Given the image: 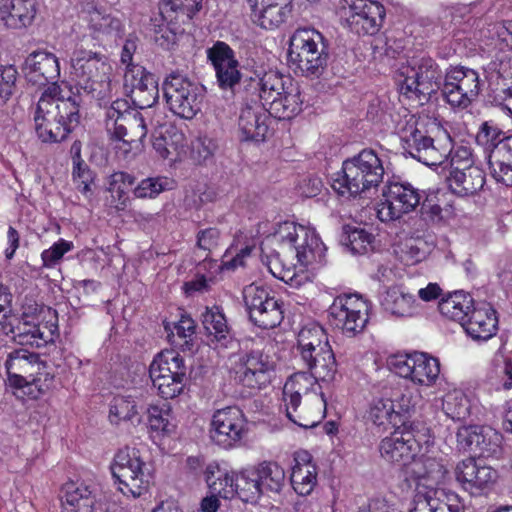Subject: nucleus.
Segmentation results:
<instances>
[{
    "label": "nucleus",
    "instance_id": "obj_30",
    "mask_svg": "<svg viewBox=\"0 0 512 512\" xmlns=\"http://www.w3.org/2000/svg\"><path fill=\"white\" fill-rule=\"evenodd\" d=\"M351 10L350 26L358 34H375L385 17L384 6L373 0H354Z\"/></svg>",
    "mask_w": 512,
    "mask_h": 512
},
{
    "label": "nucleus",
    "instance_id": "obj_58",
    "mask_svg": "<svg viewBox=\"0 0 512 512\" xmlns=\"http://www.w3.org/2000/svg\"><path fill=\"white\" fill-rule=\"evenodd\" d=\"M74 248L71 241L59 239L50 248L41 253L43 266L46 268L55 267L63 258V256Z\"/></svg>",
    "mask_w": 512,
    "mask_h": 512
},
{
    "label": "nucleus",
    "instance_id": "obj_56",
    "mask_svg": "<svg viewBox=\"0 0 512 512\" xmlns=\"http://www.w3.org/2000/svg\"><path fill=\"white\" fill-rule=\"evenodd\" d=\"M508 135L492 121L483 122L476 135V141L482 145L489 153L495 149L496 146L502 143V140Z\"/></svg>",
    "mask_w": 512,
    "mask_h": 512
},
{
    "label": "nucleus",
    "instance_id": "obj_18",
    "mask_svg": "<svg viewBox=\"0 0 512 512\" xmlns=\"http://www.w3.org/2000/svg\"><path fill=\"white\" fill-rule=\"evenodd\" d=\"M390 369L400 377L421 386L433 385L440 373L438 359L422 352L397 354L388 361Z\"/></svg>",
    "mask_w": 512,
    "mask_h": 512
},
{
    "label": "nucleus",
    "instance_id": "obj_11",
    "mask_svg": "<svg viewBox=\"0 0 512 512\" xmlns=\"http://www.w3.org/2000/svg\"><path fill=\"white\" fill-rule=\"evenodd\" d=\"M275 238L291 252L295 253L301 265H308L321 260L325 247L316 231L312 228L286 221L275 232Z\"/></svg>",
    "mask_w": 512,
    "mask_h": 512
},
{
    "label": "nucleus",
    "instance_id": "obj_20",
    "mask_svg": "<svg viewBox=\"0 0 512 512\" xmlns=\"http://www.w3.org/2000/svg\"><path fill=\"white\" fill-rule=\"evenodd\" d=\"M454 476L461 488L471 496L487 495L498 480V472L491 466L469 457L458 462Z\"/></svg>",
    "mask_w": 512,
    "mask_h": 512
},
{
    "label": "nucleus",
    "instance_id": "obj_3",
    "mask_svg": "<svg viewBox=\"0 0 512 512\" xmlns=\"http://www.w3.org/2000/svg\"><path fill=\"white\" fill-rule=\"evenodd\" d=\"M243 87L275 118L291 119L302 111L303 100L298 85L278 71L269 70L262 76L246 77Z\"/></svg>",
    "mask_w": 512,
    "mask_h": 512
},
{
    "label": "nucleus",
    "instance_id": "obj_39",
    "mask_svg": "<svg viewBox=\"0 0 512 512\" xmlns=\"http://www.w3.org/2000/svg\"><path fill=\"white\" fill-rule=\"evenodd\" d=\"M262 494L280 493L286 482L283 467L275 461H262L253 467Z\"/></svg>",
    "mask_w": 512,
    "mask_h": 512
},
{
    "label": "nucleus",
    "instance_id": "obj_62",
    "mask_svg": "<svg viewBox=\"0 0 512 512\" xmlns=\"http://www.w3.org/2000/svg\"><path fill=\"white\" fill-rule=\"evenodd\" d=\"M349 244L353 253L364 254L372 249L373 235L364 229H353L349 235Z\"/></svg>",
    "mask_w": 512,
    "mask_h": 512
},
{
    "label": "nucleus",
    "instance_id": "obj_34",
    "mask_svg": "<svg viewBox=\"0 0 512 512\" xmlns=\"http://www.w3.org/2000/svg\"><path fill=\"white\" fill-rule=\"evenodd\" d=\"M496 312L489 306L473 308L471 313L462 322L467 335L475 341H487L492 338L497 330Z\"/></svg>",
    "mask_w": 512,
    "mask_h": 512
},
{
    "label": "nucleus",
    "instance_id": "obj_27",
    "mask_svg": "<svg viewBox=\"0 0 512 512\" xmlns=\"http://www.w3.org/2000/svg\"><path fill=\"white\" fill-rule=\"evenodd\" d=\"M24 71L28 81L35 85H57L60 76L59 60L55 54L46 50L34 51L25 59Z\"/></svg>",
    "mask_w": 512,
    "mask_h": 512
},
{
    "label": "nucleus",
    "instance_id": "obj_44",
    "mask_svg": "<svg viewBox=\"0 0 512 512\" xmlns=\"http://www.w3.org/2000/svg\"><path fill=\"white\" fill-rule=\"evenodd\" d=\"M187 368L183 357L174 350H163L156 355L149 367V374L186 377Z\"/></svg>",
    "mask_w": 512,
    "mask_h": 512
},
{
    "label": "nucleus",
    "instance_id": "obj_63",
    "mask_svg": "<svg viewBox=\"0 0 512 512\" xmlns=\"http://www.w3.org/2000/svg\"><path fill=\"white\" fill-rule=\"evenodd\" d=\"M203 8V0H180L175 24H185L194 18Z\"/></svg>",
    "mask_w": 512,
    "mask_h": 512
},
{
    "label": "nucleus",
    "instance_id": "obj_47",
    "mask_svg": "<svg viewBox=\"0 0 512 512\" xmlns=\"http://www.w3.org/2000/svg\"><path fill=\"white\" fill-rule=\"evenodd\" d=\"M254 469H247L235 474L233 496L237 495L243 502L254 503L262 495Z\"/></svg>",
    "mask_w": 512,
    "mask_h": 512
},
{
    "label": "nucleus",
    "instance_id": "obj_9",
    "mask_svg": "<svg viewBox=\"0 0 512 512\" xmlns=\"http://www.w3.org/2000/svg\"><path fill=\"white\" fill-rule=\"evenodd\" d=\"M111 472L118 482L119 491L137 498L147 492L152 475L136 448L125 447L114 456Z\"/></svg>",
    "mask_w": 512,
    "mask_h": 512
},
{
    "label": "nucleus",
    "instance_id": "obj_57",
    "mask_svg": "<svg viewBox=\"0 0 512 512\" xmlns=\"http://www.w3.org/2000/svg\"><path fill=\"white\" fill-rule=\"evenodd\" d=\"M488 165L493 179L506 187H512V160L488 155Z\"/></svg>",
    "mask_w": 512,
    "mask_h": 512
},
{
    "label": "nucleus",
    "instance_id": "obj_64",
    "mask_svg": "<svg viewBox=\"0 0 512 512\" xmlns=\"http://www.w3.org/2000/svg\"><path fill=\"white\" fill-rule=\"evenodd\" d=\"M217 149V142L208 136L198 137L193 143V152L196 154L198 161H206L211 158Z\"/></svg>",
    "mask_w": 512,
    "mask_h": 512
},
{
    "label": "nucleus",
    "instance_id": "obj_33",
    "mask_svg": "<svg viewBox=\"0 0 512 512\" xmlns=\"http://www.w3.org/2000/svg\"><path fill=\"white\" fill-rule=\"evenodd\" d=\"M61 512H93L96 490L83 481H69L63 485Z\"/></svg>",
    "mask_w": 512,
    "mask_h": 512
},
{
    "label": "nucleus",
    "instance_id": "obj_26",
    "mask_svg": "<svg viewBox=\"0 0 512 512\" xmlns=\"http://www.w3.org/2000/svg\"><path fill=\"white\" fill-rule=\"evenodd\" d=\"M459 496L445 489H415L409 512H462Z\"/></svg>",
    "mask_w": 512,
    "mask_h": 512
},
{
    "label": "nucleus",
    "instance_id": "obj_25",
    "mask_svg": "<svg viewBox=\"0 0 512 512\" xmlns=\"http://www.w3.org/2000/svg\"><path fill=\"white\" fill-rule=\"evenodd\" d=\"M407 474L416 481V488L439 489L449 473L441 456L422 454L410 463Z\"/></svg>",
    "mask_w": 512,
    "mask_h": 512
},
{
    "label": "nucleus",
    "instance_id": "obj_16",
    "mask_svg": "<svg viewBox=\"0 0 512 512\" xmlns=\"http://www.w3.org/2000/svg\"><path fill=\"white\" fill-rule=\"evenodd\" d=\"M243 299L249 318L256 326L272 329L281 324L284 318L283 303L265 288L250 284L243 290Z\"/></svg>",
    "mask_w": 512,
    "mask_h": 512
},
{
    "label": "nucleus",
    "instance_id": "obj_17",
    "mask_svg": "<svg viewBox=\"0 0 512 512\" xmlns=\"http://www.w3.org/2000/svg\"><path fill=\"white\" fill-rule=\"evenodd\" d=\"M276 362L264 350L253 349L242 353L235 365L236 380L251 389H263L274 376Z\"/></svg>",
    "mask_w": 512,
    "mask_h": 512
},
{
    "label": "nucleus",
    "instance_id": "obj_54",
    "mask_svg": "<svg viewBox=\"0 0 512 512\" xmlns=\"http://www.w3.org/2000/svg\"><path fill=\"white\" fill-rule=\"evenodd\" d=\"M153 387L158 394L165 399H172L178 396L183 388L186 377L165 376L160 374H149Z\"/></svg>",
    "mask_w": 512,
    "mask_h": 512
},
{
    "label": "nucleus",
    "instance_id": "obj_50",
    "mask_svg": "<svg viewBox=\"0 0 512 512\" xmlns=\"http://www.w3.org/2000/svg\"><path fill=\"white\" fill-rule=\"evenodd\" d=\"M175 182L168 177H149L143 179L133 190L137 198H155L164 191L172 190Z\"/></svg>",
    "mask_w": 512,
    "mask_h": 512
},
{
    "label": "nucleus",
    "instance_id": "obj_48",
    "mask_svg": "<svg viewBox=\"0 0 512 512\" xmlns=\"http://www.w3.org/2000/svg\"><path fill=\"white\" fill-rule=\"evenodd\" d=\"M109 419L112 424L120 421L140 422L135 401L130 396H116L110 404Z\"/></svg>",
    "mask_w": 512,
    "mask_h": 512
},
{
    "label": "nucleus",
    "instance_id": "obj_55",
    "mask_svg": "<svg viewBox=\"0 0 512 512\" xmlns=\"http://www.w3.org/2000/svg\"><path fill=\"white\" fill-rule=\"evenodd\" d=\"M400 259L407 265L424 260L428 254V244L420 238L406 239L399 246Z\"/></svg>",
    "mask_w": 512,
    "mask_h": 512
},
{
    "label": "nucleus",
    "instance_id": "obj_8",
    "mask_svg": "<svg viewBox=\"0 0 512 512\" xmlns=\"http://www.w3.org/2000/svg\"><path fill=\"white\" fill-rule=\"evenodd\" d=\"M288 59L302 75L319 76L328 63V40L315 29H297L290 39Z\"/></svg>",
    "mask_w": 512,
    "mask_h": 512
},
{
    "label": "nucleus",
    "instance_id": "obj_31",
    "mask_svg": "<svg viewBox=\"0 0 512 512\" xmlns=\"http://www.w3.org/2000/svg\"><path fill=\"white\" fill-rule=\"evenodd\" d=\"M269 110L258 102L241 109L238 126L243 140L263 141L268 133Z\"/></svg>",
    "mask_w": 512,
    "mask_h": 512
},
{
    "label": "nucleus",
    "instance_id": "obj_29",
    "mask_svg": "<svg viewBox=\"0 0 512 512\" xmlns=\"http://www.w3.org/2000/svg\"><path fill=\"white\" fill-rule=\"evenodd\" d=\"M457 444L463 450H469L483 457L497 452L499 435L490 428L464 426L457 431Z\"/></svg>",
    "mask_w": 512,
    "mask_h": 512
},
{
    "label": "nucleus",
    "instance_id": "obj_51",
    "mask_svg": "<svg viewBox=\"0 0 512 512\" xmlns=\"http://www.w3.org/2000/svg\"><path fill=\"white\" fill-rule=\"evenodd\" d=\"M150 429L163 435H170L175 431L176 424L168 405L163 407L150 406L147 410Z\"/></svg>",
    "mask_w": 512,
    "mask_h": 512
},
{
    "label": "nucleus",
    "instance_id": "obj_19",
    "mask_svg": "<svg viewBox=\"0 0 512 512\" xmlns=\"http://www.w3.org/2000/svg\"><path fill=\"white\" fill-rule=\"evenodd\" d=\"M382 201L377 207V216L382 222L399 219L415 210L420 203L419 190L410 183L390 182L383 188Z\"/></svg>",
    "mask_w": 512,
    "mask_h": 512
},
{
    "label": "nucleus",
    "instance_id": "obj_36",
    "mask_svg": "<svg viewBox=\"0 0 512 512\" xmlns=\"http://www.w3.org/2000/svg\"><path fill=\"white\" fill-rule=\"evenodd\" d=\"M299 359L308 370L310 378L316 382H331L335 379L337 363L331 346L323 349L320 347L311 353L310 358Z\"/></svg>",
    "mask_w": 512,
    "mask_h": 512
},
{
    "label": "nucleus",
    "instance_id": "obj_12",
    "mask_svg": "<svg viewBox=\"0 0 512 512\" xmlns=\"http://www.w3.org/2000/svg\"><path fill=\"white\" fill-rule=\"evenodd\" d=\"M163 92L170 111L181 118L192 119L201 110L203 87L181 74L168 76Z\"/></svg>",
    "mask_w": 512,
    "mask_h": 512
},
{
    "label": "nucleus",
    "instance_id": "obj_49",
    "mask_svg": "<svg viewBox=\"0 0 512 512\" xmlns=\"http://www.w3.org/2000/svg\"><path fill=\"white\" fill-rule=\"evenodd\" d=\"M90 28L99 36L117 37L122 32V22L111 14L95 11L90 16Z\"/></svg>",
    "mask_w": 512,
    "mask_h": 512
},
{
    "label": "nucleus",
    "instance_id": "obj_53",
    "mask_svg": "<svg viewBox=\"0 0 512 512\" xmlns=\"http://www.w3.org/2000/svg\"><path fill=\"white\" fill-rule=\"evenodd\" d=\"M171 342L183 350L192 349V340L195 334V325L192 318L182 316L178 322L173 323V329L170 330Z\"/></svg>",
    "mask_w": 512,
    "mask_h": 512
},
{
    "label": "nucleus",
    "instance_id": "obj_24",
    "mask_svg": "<svg viewBox=\"0 0 512 512\" xmlns=\"http://www.w3.org/2000/svg\"><path fill=\"white\" fill-rule=\"evenodd\" d=\"M207 58L214 67L219 87L234 92L236 86L240 85L242 73L232 48L225 42L217 41L207 49Z\"/></svg>",
    "mask_w": 512,
    "mask_h": 512
},
{
    "label": "nucleus",
    "instance_id": "obj_37",
    "mask_svg": "<svg viewBox=\"0 0 512 512\" xmlns=\"http://www.w3.org/2000/svg\"><path fill=\"white\" fill-rule=\"evenodd\" d=\"M449 187L459 196H473L481 191L485 184V174L478 166L469 167L462 171L450 172Z\"/></svg>",
    "mask_w": 512,
    "mask_h": 512
},
{
    "label": "nucleus",
    "instance_id": "obj_1",
    "mask_svg": "<svg viewBox=\"0 0 512 512\" xmlns=\"http://www.w3.org/2000/svg\"><path fill=\"white\" fill-rule=\"evenodd\" d=\"M404 150L414 159L427 166L449 162L450 172L475 166L468 147L453 148L449 133L436 122H418L410 126L402 137Z\"/></svg>",
    "mask_w": 512,
    "mask_h": 512
},
{
    "label": "nucleus",
    "instance_id": "obj_5",
    "mask_svg": "<svg viewBox=\"0 0 512 512\" xmlns=\"http://www.w3.org/2000/svg\"><path fill=\"white\" fill-rule=\"evenodd\" d=\"M383 160L373 149H363L346 159L332 187L341 196H358L375 189L383 181Z\"/></svg>",
    "mask_w": 512,
    "mask_h": 512
},
{
    "label": "nucleus",
    "instance_id": "obj_23",
    "mask_svg": "<svg viewBox=\"0 0 512 512\" xmlns=\"http://www.w3.org/2000/svg\"><path fill=\"white\" fill-rule=\"evenodd\" d=\"M124 88L139 109L152 107L159 98L157 78L142 66H131L125 71Z\"/></svg>",
    "mask_w": 512,
    "mask_h": 512
},
{
    "label": "nucleus",
    "instance_id": "obj_7",
    "mask_svg": "<svg viewBox=\"0 0 512 512\" xmlns=\"http://www.w3.org/2000/svg\"><path fill=\"white\" fill-rule=\"evenodd\" d=\"M72 74L76 80L74 92L82 90L92 98L103 101L112 93V66L108 58L90 50H77L72 59Z\"/></svg>",
    "mask_w": 512,
    "mask_h": 512
},
{
    "label": "nucleus",
    "instance_id": "obj_60",
    "mask_svg": "<svg viewBox=\"0 0 512 512\" xmlns=\"http://www.w3.org/2000/svg\"><path fill=\"white\" fill-rule=\"evenodd\" d=\"M73 182L77 189L84 195L91 192L93 184V173L85 162H77L72 169Z\"/></svg>",
    "mask_w": 512,
    "mask_h": 512
},
{
    "label": "nucleus",
    "instance_id": "obj_15",
    "mask_svg": "<svg viewBox=\"0 0 512 512\" xmlns=\"http://www.w3.org/2000/svg\"><path fill=\"white\" fill-rule=\"evenodd\" d=\"M481 85L476 70L464 66L452 67L446 72L442 94L451 107L465 109L476 100Z\"/></svg>",
    "mask_w": 512,
    "mask_h": 512
},
{
    "label": "nucleus",
    "instance_id": "obj_10",
    "mask_svg": "<svg viewBox=\"0 0 512 512\" xmlns=\"http://www.w3.org/2000/svg\"><path fill=\"white\" fill-rule=\"evenodd\" d=\"M400 92L409 99L428 100L440 88L441 70L429 56H413L400 69Z\"/></svg>",
    "mask_w": 512,
    "mask_h": 512
},
{
    "label": "nucleus",
    "instance_id": "obj_38",
    "mask_svg": "<svg viewBox=\"0 0 512 512\" xmlns=\"http://www.w3.org/2000/svg\"><path fill=\"white\" fill-rule=\"evenodd\" d=\"M381 304L386 312L396 317H412L419 312L414 296L397 286L386 291Z\"/></svg>",
    "mask_w": 512,
    "mask_h": 512
},
{
    "label": "nucleus",
    "instance_id": "obj_61",
    "mask_svg": "<svg viewBox=\"0 0 512 512\" xmlns=\"http://www.w3.org/2000/svg\"><path fill=\"white\" fill-rule=\"evenodd\" d=\"M135 178L126 172H115L110 177L109 191L116 193L122 204L126 201V194L133 186Z\"/></svg>",
    "mask_w": 512,
    "mask_h": 512
},
{
    "label": "nucleus",
    "instance_id": "obj_45",
    "mask_svg": "<svg viewBox=\"0 0 512 512\" xmlns=\"http://www.w3.org/2000/svg\"><path fill=\"white\" fill-rule=\"evenodd\" d=\"M472 302L473 299L469 294L463 291H455L443 298L439 302L438 308L443 316L458 321L462 325V322L471 313Z\"/></svg>",
    "mask_w": 512,
    "mask_h": 512
},
{
    "label": "nucleus",
    "instance_id": "obj_2",
    "mask_svg": "<svg viewBox=\"0 0 512 512\" xmlns=\"http://www.w3.org/2000/svg\"><path fill=\"white\" fill-rule=\"evenodd\" d=\"M83 98L65 84L50 85L42 93L34 116L35 129L43 142H61L79 124Z\"/></svg>",
    "mask_w": 512,
    "mask_h": 512
},
{
    "label": "nucleus",
    "instance_id": "obj_52",
    "mask_svg": "<svg viewBox=\"0 0 512 512\" xmlns=\"http://www.w3.org/2000/svg\"><path fill=\"white\" fill-rule=\"evenodd\" d=\"M202 323L206 332L217 341L226 339L229 334L226 318L217 307L206 309L202 315Z\"/></svg>",
    "mask_w": 512,
    "mask_h": 512
},
{
    "label": "nucleus",
    "instance_id": "obj_32",
    "mask_svg": "<svg viewBox=\"0 0 512 512\" xmlns=\"http://www.w3.org/2000/svg\"><path fill=\"white\" fill-rule=\"evenodd\" d=\"M36 14V0H1L0 2V23L7 29L22 30L29 27Z\"/></svg>",
    "mask_w": 512,
    "mask_h": 512
},
{
    "label": "nucleus",
    "instance_id": "obj_6",
    "mask_svg": "<svg viewBox=\"0 0 512 512\" xmlns=\"http://www.w3.org/2000/svg\"><path fill=\"white\" fill-rule=\"evenodd\" d=\"M106 127L118 142L116 149L126 158L134 157L142 151L147 126L143 115L130 109L126 100L117 99L107 108Z\"/></svg>",
    "mask_w": 512,
    "mask_h": 512
},
{
    "label": "nucleus",
    "instance_id": "obj_41",
    "mask_svg": "<svg viewBox=\"0 0 512 512\" xmlns=\"http://www.w3.org/2000/svg\"><path fill=\"white\" fill-rule=\"evenodd\" d=\"M330 347L327 334L322 326L310 323L304 326L297 336V355L299 358H310L316 349Z\"/></svg>",
    "mask_w": 512,
    "mask_h": 512
},
{
    "label": "nucleus",
    "instance_id": "obj_43",
    "mask_svg": "<svg viewBox=\"0 0 512 512\" xmlns=\"http://www.w3.org/2000/svg\"><path fill=\"white\" fill-rule=\"evenodd\" d=\"M205 481L212 494L224 499L233 497L235 473L220 468L216 463L207 465L205 469Z\"/></svg>",
    "mask_w": 512,
    "mask_h": 512
},
{
    "label": "nucleus",
    "instance_id": "obj_46",
    "mask_svg": "<svg viewBox=\"0 0 512 512\" xmlns=\"http://www.w3.org/2000/svg\"><path fill=\"white\" fill-rule=\"evenodd\" d=\"M442 411L454 421H462L470 416L472 403L469 397L461 390H452L442 398Z\"/></svg>",
    "mask_w": 512,
    "mask_h": 512
},
{
    "label": "nucleus",
    "instance_id": "obj_35",
    "mask_svg": "<svg viewBox=\"0 0 512 512\" xmlns=\"http://www.w3.org/2000/svg\"><path fill=\"white\" fill-rule=\"evenodd\" d=\"M317 474V467L307 451H299L294 454L290 481L297 494L301 496L311 494L317 485Z\"/></svg>",
    "mask_w": 512,
    "mask_h": 512
},
{
    "label": "nucleus",
    "instance_id": "obj_59",
    "mask_svg": "<svg viewBox=\"0 0 512 512\" xmlns=\"http://www.w3.org/2000/svg\"><path fill=\"white\" fill-rule=\"evenodd\" d=\"M18 72L12 65L0 67V107L3 106L13 94Z\"/></svg>",
    "mask_w": 512,
    "mask_h": 512
},
{
    "label": "nucleus",
    "instance_id": "obj_40",
    "mask_svg": "<svg viewBox=\"0 0 512 512\" xmlns=\"http://www.w3.org/2000/svg\"><path fill=\"white\" fill-rule=\"evenodd\" d=\"M366 417L369 422L383 430L396 427L403 422L399 412H396L394 401L389 398L374 399L369 405Z\"/></svg>",
    "mask_w": 512,
    "mask_h": 512
},
{
    "label": "nucleus",
    "instance_id": "obj_13",
    "mask_svg": "<svg viewBox=\"0 0 512 512\" xmlns=\"http://www.w3.org/2000/svg\"><path fill=\"white\" fill-rule=\"evenodd\" d=\"M307 379L306 372H298L291 376L283 388V401L286 407V416L290 421L303 428H312L321 421L322 409L325 408L326 401L322 394L320 396L315 394L316 408L309 413H306L304 409L298 411L302 393L305 395L308 393V388L302 385V381Z\"/></svg>",
    "mask_w": 512,
    "mask_h": 512
},
{
    "label": "nucleus",
    "instance_id": "obj_21",
    "mask_svg": "<svg viewBox=\"0 0 512 512\" xmlns=\"http://www.w3.org/2000/svg\"><path fill=\"white\" fill-rule=\"evenodd\" d=\"M245 430L246 419L240 408L228 406L213 414L210 436L217 445L233 447L242 439Z\"/></svg>",
    "mask_w": 512,
    "mask_h": 512
},
{
    "label": "nucleus",
    "instance_id": "obj_28",
    "mask_svg": "<svg viewBox=\"0 0 512 512\" xmlns=\"http://www.w3.org/2000/svg\"><path fill=\"white\" fill-rule=\"evenodd\" d=\"M9 333L20 345L42 347L52 341V332L46 325L21 321L17 326L0 321V356L5 353L6 337Z\"/></svg>",
    "mask_w": 512,
    "mask_h": 512
},
{
    "label": "nucleus",
    "instance_id": "obj_42",
    "mask_svg": "<svg viewBox=\"0 0 512 512\" xmlns=\"http://www.w3.org/2000/svg\"><path fill=\"white\" fill-rule=\"evenodd\" d=\"M291 13V7L269 1L263 6L251 10V20L263 29L273 30L279 27Z\"/></svg>",
    "mask_w": 512,
    "mask_h": 512
},
{
    "label": "nucleus",
    "instance_id": "obj_22",
    "mask_svg": "<svg viewBox=\"0 0 512 512\" xmlns=\"http://www.w3.org/2000/svg\"><path fill=\"white\" fill-rule=\"evenodd\" d=\"M423 437H425L424 434L415 433L413 428L411 430L395 431L391 436L381 441L379 447L381 457L387 462L406 467L408 470L419 450Z\"/></svg>",
    "mask_w": 512,
    "mask_h": 512
},
{
    "label": "nucleus",
    "instance_id": "obj_14",
    "mask_svg": "<svg viewBox=\"0 0 512 512\" xmlns=\"http://www.w3.org/2000/svg\"><path fill=\"white\" fill-rule=\"evenodd\" d=\"M368 303L358 294L337 296L329 307L330 322L347 336L361 333L368 322Z\"/></svg>",
    "mask_w": 512,
    "mask_h": 512
},
{
    "label": "nucleus",
    "instance_id": "obj_4",
    "mask_svg": "<svg viewBox=\"0 0 512 512\" xmlns=\"http://www.w3.org/2000/svg\"><path fill=\"white\" fill-rule=\"evenodd\" d=\"M5 368L10 386L31 399H39L53 387L54 375L37 353L15 349L8 353Z\"/></svg>",
    "mask_w": 512,
    "mask_h": 512
}]
</instances>
